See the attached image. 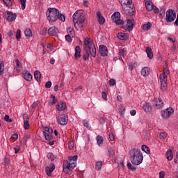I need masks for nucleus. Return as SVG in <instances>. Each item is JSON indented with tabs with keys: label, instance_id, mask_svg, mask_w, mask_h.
Wrapping results in <instances>:
<instances>
[{
	"label": "nucleus",
	"instance_id": "obj_1",
	"mask_svg": "<svg viewBox=\"0 0 178 178\" xmlns=\"http://www.w3.org/2000/svg\"><path fill=\"white\" fill-rule=\"evenodd\" d=\"M129 159L133 165L138 166V165L143 163L144 156L140 149L134 147L130 150Z\"/></svg>",
	"mask_w": 178,
	"mask_h": 178
},
{
	"label": "nucleus",
	"instance_id": "obj_2",
	"mask_svg": "<svg viewBox=\"0 0 178 178\" xmlns=\"http://www.w3.org/2000/svg\"><path fill=\"white\" fill-rule=\"evenodd\" d=\"M83 48L86 51H89L90 55L93 58L97 56V48L94 42L90 38H86L84 40Z\"/></svg>",
	"mask_w": 178,
	"mask_h": 178
},
{
	"label": "nucleus",
	"instance_id": "obj_3",
	"mask_svg": "<svg viewBox=\"0 0 178 178\" xmlns=\"http://www.w3.org/2000/svg\"><path fill=\"white\" fill-rule=\"evenodd\" d=\"M169 74H170V71L167 67H165L163 73L159 76L161 90H162V91H166V88H168V76Z\"/></svg>",
	"mask_w": 178,
	"mask_h": 178
},
{
	"label": "nucleus",
	"instance_id": "obj_4",
	"mask_svg": "<svg viewBox=\"0 0 178 178\" xmlns=\"http://www.w3.org/2000/svg\"><path fill=\"white\" fill-rule=\"evenodd\" d=\"M46 16L49 23H54L58 20V16H59V10L55 8H48L46 13Z\"/></svg>",
	"mask_w": 178,
	"mask_h": 178
},
{
	"label": "nucleus",
	"instance_id": "obj_5",
	"mask_svg": "<svg viewBox=\"0 0 178 178\" xmlns=\"http://www.w3.org/2000/svg\"><path fill=\"white\" fill-rule=\"evenodd\" d=\"M120 3L122 8V10L125 15H127L130 12V9H133V1L132 0H119ZM129 8V9H127Z\"/></svg>",
	"mask_w": 178,
	"mask_h": 178
},
{
	"label": "nucleus",
	"instance_id": "obj_6",
	"mask_svg": "<svg viewBox=\"0 0 178 178\" xmlns=\"http://www.w3.org/2000/svg\"><path fill=\"white\" fill-rule=\"evenodd\" d=\"M84 11L79 10L74 13L72 16L73 23H84L86 19H84Z\"/></svg>",
	"mask_w": 178,
	"mask_h": 178
},
{
	"label": "nucleus",
	"instance_id": "obj_7",
	"mask_svg": "<svg viewBox=\"0 0 178 178\" xmlns=\"http://www.w3.org/2000/svg\"><path fill=\"white\" fill-rule=\"evenodd\" d=\"M176 19V12L172 9H169L166 12L165 22L167 23H171V22H175Z\"/></svg>",
	"mask_w": 178,
	"mask_h": 178
},
{
	"label": "nucleus",
	"instance_id": "obj_8",
	"mask_svg": "<svg viewBox=\"0 0 178 178\" xmlns=\"http://www.w3.org/2000/svg\"><path fill=\"white\" fill-rule=\"evenodd\" d=\"M175 113V110L172 107L161 111V117L163 119H169L170 115Z\"/></svg>",
	"mask_w": 178,
	"mask_h": 178
},
{
	"label": "nucleus",
	"instance_id": "obj_9",
	"mask_svg": "<svg viewBox=\"0 0 178 178\" xmlns=\"http://www.w3.org/2000/svg\"><path fill=\"white\" fill-rule=\"evenodd\" d=\"M68 118L66 114H61L57 117V122L61 126H65L67 124Z\"/></svg>",
	"mask_w": 178,
	"mask_h": 178
},
{
	"label": "nucleus",
	"instance_id": "obj_10",
	"mask_svg": "<svg viewBox=\"0 0 178 178\" xmlns=\"http://www.w3.org/2000/svg\"><path fill=\"white\" fill-rule=\"evenodd\" d=\"M154 109H161L163 108V101L161 98H156L152 102Z\"/></svg>",
	"mask_w": 178,
	"mask_h": 178
},
{
	"label": "nucleus",
	"instance_id": "obj_11",
	"mask_svg": "<svg viewBox=\"0 0 178 178\" xmlns=\"http://www.w3.org/2000/svg\"><path fill=\"white\" fill-rule=\"evenodd\" d=\"M113 22L116 24H123V20L120 19V13L116 12L111 16Z\"/></svg>",
	"mask_w": 178,
	"mask_h": 178
},
{
	"label": "nucleus",
	"instance_id": "obj_12",
	"mask_svg": "<svg viewBox=\"0 0 178 178\" xmlns=\"http://www.w3.org/2000/svg\"><path fill=\"white\" fill-rule=\"evenodd\" d=\"M77 158L78 156L76 155L70 157L68 165L71 167V169H74L77 166Z\"/></svg>",
	"mask_w": 178,
	"mask_h": 178
},
{
	"label": "nucleus",
	"instance_id": "obj_13",
	"mask_svg": "<svg viewBox=\"0 0 178 178\" xmlns=\"http://www.w3.org/2000/svg\"><path fill=\"white\" fill-rule=\"evenodd\" d=\"M63 172L67 175H72V173H73L72 167L69 165L68 161H65L63 163Z\"/></svg>",
	"mask_w": 178,
	"mask_h": 178
},
{
	"label": "nucleus",
	"instance_id": "obj_14",
	"mask_svg": "<svg viewBox=\"0 0 178 178\" xmlns=\"http://www.w3.org/2000/svg\"><path fill=\"white\" fill-rule=\"evenodd\" d=\"M6 19L8 20V22H13V20L16 19V14H14L13 13L10 11H7L4 15Z\"/></svg>",
	"mask_w": 178,
	"mask_h": 178
},
{
	"label": "nucleus",
	"instance_id": "obj_15",
	"mask_svg": "<svg viewBox=\"0 0 178 178\" xmlns=\"http://www.w3.org/2000/svg\"><path fill=\"white\" fill-rule=\"evenodd\" d=\"M99 51L100 55H102V56H108V48L105 45H100L99 47Z\"/></svg>",
	"mask_w": 178,
	"mask_h": 178
},
{
	"label": "nucleus",
	"instance_id": "obj_16",
	"mask_svg": "<svg viewBox=\"0 0 178 178\" xmlns=\"http://www.w3.org/2000/svg\"><path fill=\"white\" fill-rule=\"evenodd\" d=\"M48 34L49 35H58L59 29L56 26H52L48 29Z\"/></svg>",
	"mask_w": 178,
	"mask_h": 178
},
{
	"label": "nucleus",
	"instance_id": "obj_17",
	"mask_svg": "<svg viewBox=\"0 0 178 178\" xmlns=\"http://www.w3.org/2000/svg\"><path fill=\"white\" fill-rule=\"evenodd\" d=\"M97 21L99 24L102 26L105 23V17L102 16V13H101V11H97Z\"/></svg>",
	"mask_w": 178,
	"mask_h": 178
},
{
	"label": "nucleus",
	"instance_id": "obj_18",
	"mask_svg": "<svg viewBox=\"0 0 178 178\" xmlns=\"http://www.w3.org/2000/svg\"><path fill=\"white\" fill-rule=\"evenodd\" d=\"M145 3L146 6L147 10L151 12V10H154V4L151 2V0H145Z\"/></svg>",
	"mask_w": 178,
	"mask_h": 178
},
{
	"label": "nucleus",
	"instance_id": "obj_19",
	"mask_svg": "<svg viewBox=\"0 0 178 178\" xmlns=\"http://www.w3.org/2000/svg\"><path fill=\"white\" fill-rule=\"evenodd\" d=\"M143 111H145L146 113H149L151 111H152V106H151V104L149 103H145L143 105Z\"/></svg>",
	"mask_w": 178,
	"mask_h": 178
},
{
	"label": "nucleus",
	"instance_id": "obj_20",
	"mask_svg": "<svg viewBox=\"0 0 178 178\" xmlns=\"http://www.w3.org/2000/svg\"><path fill=\"white\" fill-rule=\"evenodd\" d=\"M55 170V164H51L50 167H46L45 168V171L46 173L48 176H51L52 172Z\"/></svg>",
	"mask_w": 178,
	"mask_h": 178
},
{
	"label": "nucleus",
	"instance_id": "obj_21",
	"mask_svg": "<svg viewBox=\"0 0 178 178\" xmlns=\"http://www.w3.org/2000/svg\"><path fill=\"white\" fill-rule=\"evenodd\" d=\"M81 49L79 46H76L75 47V54H74L75 59H80V58H81Z\"/></svg>",
	"mask_w": 178,
	"mask_h": 178
},
{
	"label": "nucleus",
	"instance_id": "obj_22",
	"mask_svg": "<svg viewBox=\"0 0 178 178\" xmlns=\"http://www.w3.org/2000/svg\"><path fill=\"white\" fill-rule=\"evenodd\" d=\"M23 76L26 81H31V80H33V75L29 71L25 72L23 74Z\"/></svg>",
	"mask_w": 178,
	"mask_h": 178
},
{
	"label": "nucleus",
	"instance_id": "obj_23",
	"mask_svg": "<svg viewBox=\"0 0 178 178\" xmlns=\"http://www.w3.org/2000/svg\"><path fill=\"white\" fill-rule=\"evenodd\" d=\"M145 52L149 59H152V58H154V53H152V49H151V47H147L145 48Z\"/></svg>",
	"mask_w": 178,
	"mask_h": 178
},
{
	"label": "nucleus",
	"instance_id": "obj_24",
	"mask_svg": "<svg viewBox=\"0 0 178 178\" xmlns=\"http://www.w3.org/2000/svg\"><path fill=\"white\" fill-rule=\"evenodd\" d=\"M141 75L144 77L149 75V68L148 67H144L140 71Z\"/></svg>",
	"mask_w": 178,
	"mask_h": 178
},
{
	"label": "nucleus",
	"instance_id": "obj_25",
	"mask_svg": "<svg viewBox=\"0 0 178 178\" xmlns=\"http://www.w3.org/2000/svg\"><path fill=\"white\" fill-rule=\"evenodd\" d=\"M58 111H65L66 109V103L65 102H60L57 105Z\"/></svg>",
	"mask_w": 178,
	"mask_h": 178
},
{
	"label": "nucleus",
	"instance_id": "obj_26",
	"mask_svg": "<svg viewBox=\"0 0 178 178\" xmlns=\"http://www.w3.org/2000/svg\"><path fill=\"white\" fill-rule=\"evenodd\" d=\"M56 102H58V99H56V97H55V95H51L49 100V105H50V106L52 105H55Z\"/></svg>",
	"mask_w": 178,
	"mask_h": 178
},
{
	"label": "nucleus",
	"instance_id": "obj_27",
	"mask_svg": "<svg viewBox=\"0 0 178 178\" xmlns=\"http://www.w3.org/2000/svg\"><path fill=\"white\" fill-rule=\"evenodd\" d=\"M74 24L75 29L78 31H83V27H84V23L78 22V23H74Z\"/></svg>",
	"mask_w": 178,
	"mask_h": 178
},
{
	"label": "nucleus",
	"instance_id": "obj_28",
	"mask_svg": "<svg viewBox=\"0 0 178 178\" xmlns=\"http://www.w3.org/2000/svg\"><path fill=\"white\" fill-rule=\"evenodd\" d=\"M107 150H108V155L109 158H112V157L115 156V154H116V151L115 149H113V148L108 147Z\"/></svg>",
	"mask_w": 178,
	"mask_h": 178
},
{
	"label": "nucleus",
	"instance_id": "obj_29",
	"mask_svg": "<svg viewBox=\"0 0 178 178\" xmlns=\"http://www.w3.org/2000/svg\"><path fill=\"white\" fill-rule=\"evenodd\" d=\"M15 63H16V70H17V72H19L22 69V63H20V61H19V59H16Z\"/></svg>",
	"mask_w": 178,
	"mask_h": 178
},
{
	"label": "nucleus",
	"instance_id": "obj_30",
	"mask_svg": "<svg viewBox=\"0 0 178 178\" xmlns=\"http://www.w3.org/2000/svg\"><path fill=\"white\" fill-rule=\"evenodd\" d=\"M43 135L45 138V140L47 141H51V140H52V134H48V132H45V131H44Z\"/></svg>",
	"mask_w": 178,
	"mask_h": 178
},
{
	"label": "nucleus",
	"instance_id": "obj_31",
	"mask_svg": "<svg viewBox=\"0 0 178 178\" xmlns=\"http://www.w3.org/2000/svg\"><path fill=\"white\" fill-rule=\"evenodd\" d=\"M166 158L168 161H172L173 159V153L172 150H168L166 152Z\"/></svg>",
	"mask_w": 178,
	"mask_h": 178
},
{
	"label": "nucleus",
	"instance_id": "obj_32",
	"mask_svg": "<svg viewBox=\"0 0 178 178\" xmlns=\"http://www.w3.org/2000/svg\"><path fill=\"white\" fill-rule=\"evenodd\" d=\"M24 34L27 38H30V37H33V32H31V29H26L24 31Z\"/></svg>",
	"mask_w": 178,
	"mask_h": 178
},
{
	"label": "nucleus",
	"instance_id": "obj_33",
	"mask_svg": "<svg viewBox=\"0 0 178 178\" xmlns=\"http://www.w3.org/2000/svg\"><path fill=\"white\" fill-rule=\"evenodd\" d=\"M34 77L36 81H41V72H40L39 71H35Z\"/></svg>",
	"mask_w": 178,
	"mask_h": 178
},
{
	"label": "nucleus",
	"instance_id": "obj_34",
	"mask_svg": "<svg viewBox=\"0 0 178 178\" xmlns=\"http://www.w3.org/2000/svg\"><path fill=\"white\" fill-rule=\"evenodd\" d=\"M152 26V24L148 22L147 24L143 25V30H144V31H148V30H149Z\"/></svg>",
	"mask_w": 178,
	"mask_h": 178
},
{
	"label": "nucleus",
	"instance_id": "obj_35",
	"mask_svg": "<svg viewBox=\"0 0 178 178\" xmlns=\"http://www.w3.org/2000/svg\"><path fill=\"white\" fill-rule=\"evenodd\" d=\"M103 163L102 161H97L95 163V169L96 170H101V168H102Z\"/></svg>",
	"mask_w": 178,
	"mask_h": 178
},
{
	"label": "nucleus",
	"instance_id": "obj_36",
	"mask_svg": "<svg viewBox=\"0 0 178 178\" xmlns=\"http://www.w3.org/2000/svg\"><path fill=\"white\" fill-rule=\"evenodd\" d=\"M118 38L119 40H126V33H118Z\"/></svg>",
	"mask_w": 178,
	"mask_h": 178
},
{
	"label": "nucleus",
	"instance_id": "obj_37",
	"mask_svg": "<svg viewBox=\"0 0 178 178\" xmlns=\"http://www.w3.org/2000/svg\"><path fill=\"white\" fill-rule=\"evenodd\" d=\"M141 149H142V151H144V152H145V154H149V152H150L149 147H148L145 145H142Z\"/></svg>",
	"mask_w": 178,
	"mask_h": 178
},
{
	"label": "nucleus",
	"instance_id": "obj_38",
	"mask_svg": "<svg viewBox=\"0 0 178 178\" xmlns=\"http://www.w3.org/2000/svg\"><path fill=\"white\" fill-rule=\"evenodd\" d=\"M127 26L131 27V29L133 30V28L134 27V21H133L132 19H127Z\"/></svg>",
	"mask_w": 178,
	"mask_h": 178
},
{
	"label": "nucleus",
	"instance_id": "obj_39",
	"mask_svg": "<svg viewBox=\"0 0 178 178\" xmlns=\"http://www.w3.org/2000/svg\"><path fill=\"white\" fill-rule=\"evenodd\" d=\"M5 70V65L3 62L0 63V76H2L3 71Z\"/></svg>",
	"mask_w": 178,
	"mask_h": 178
},
{
	"label": "nucleus",
	"instance_id": "obj_40",
	"mask_svg": "<svg viewBox=\"0 0 178 178\" xmlns=\"http://www.w3.org/2000/svg\"><path fill=\"white\" fill-rule=\"evenodd\" d=\"M67 145H68L69 149H73V148L74 147V142H73L72 140H69Z\"/></svg>",
	"mask_w": 178,
	"mask_h": 178
},
{
	"label": "nucleus",
	"instance_id": "obj_41",
	"mask_svg": "<svg viewBox=\"0 0 178 178\" xmlns=\"http://www.w3.org/2000/svg\"><path fill=\"white\" fill-rule=\"evenodd\" d=\"M47 158L48 159H50V161H55V159H56V157H55L52 153H48Z\"/></svg>",
	"mask_w": 178,
	"mask_h": 178
},
{
	"label": "nucleus",
	"instance_id": "obj_42",
	"mask_svg": "<svg viewBox=\"0 0 178 178\" xmlns=\"http://www.w3.org/2000/svg\"><path fill=\"white\" fill-rule=\"evenodd\" d=\"M44 130L45 132H47L48 134H52L54 133V129L52 128H48L47 127L44 128Z\"/></svg>",
	"mask_w": 178,
	"mask_h": 178
},
{
	"label": "nucleus",
	"instance_id": "obj_43",
	"mask_svg": "<svg viewBox=\"0 0 178 178\" xmlns=\"http://www.w3.org/2000/svg\"><path fill=\"white\" fill-rule=\"evenodd\" d=\"M3 1L4 2L5 5L8 8H10V6H12V1H10V0H3Z\"/></svg>",
	"mask_w": 178,
	"mask_h": 178
},
{
	"label": "nucleus",
	"instance_id": "obj_44",
	"mask_svg": "<svg viewBox=\"0 0 178 178\" xmlns=\"http://www.w3.org/2000/svg\"><path fill=\"white\" fill-rule=\"evenodd\" d=\"M89 51H86V52L83 54V60H88L90 58V54L88 53Z\"/></svg>",
	"mask_w": 178,
	"mask_h": 178
},
{
	"label": "nucleus",
	"instance_id": "obj_45",
	"mask_svg": "<svg viewBox=\"0 0 178 178\" xmlns=\"http://www.w3.org/2000/svg\"><path fill=\"white\" fill-rule=\"evenodd\" d=\"M97 144L99 145H101V144H102V143H104V138H102V136H98L97 138Z\"/></svg>",
	"mask_w": 178,
	"mask_h": 178
},
{
	"label": "nucleus",
	"instance_id": "obj_46",
	"mask_svg": "<svg viewBox=\"0 0 178 178\" xmlns=\"http://www.w3.org/2000/svg\"><path fill=\"white\" fill-rule=\"evenodd\" d=\"M58 20H60L61 22H65L66 20L65 15L60 14L58 11Z\"/></svg>",
	"mask_w": 178,
	"mask_h": 178
},
{
	"label": "nucleus",
	"instance_id": "obj_47",
	"mask_svg": "<svg viewBox=\"0 0 178 178\" xmlns=\"http://www.w3.org/2000/svg\"><path fill=\"white\" fill-rule=\"evenodd\" d=\"M21 38H22V31H20V29H17L16 33V38L17 40H20Z\"/></svg>",
	"mask_w": 178,
	"mask_h": 178
},
{
	"label": "nucleus",
	"instance_id": "obj_48",
	"mask_svg": "<svg viewBox=\"0 0 178 178\" xmlns=\"http://www.w3.org/2000/svg\"><path fill=\"white\" fill-rule=\"evenodd\" d=\"M21 8L22 10L26 9V0H20Z\"/></svg>",
	"mask_w": 178,
	"mask_h": 178
},
{
	"label": "nucleus",
	"instance_id": "obj_49",
	"mask_svg": "<svg viewBox=\"0 0 178 178\" xmlns=\"http://www.w3.org/2000/svg\"><path fill=\"white\" fill-rule=\"evenodd\" d=\"M38 106H40V102L38 101L33 103L31 106V108H32L33 109H35V108H37Z\"/></svg>",
	"mask_w": 178,
	"mask_h": 178
},
{
	"label": "nucleus",
	"instance_id": "obj_50",
	"mask_svg": "<svg viewBox=\"0 0 178 178\" xmlns=\"http://www.w3.org/2000/svg\"><path fill=\"white\" fill-rule=\"evenodd\" d=\"M24 127L25 130H29L30 129V124L29 121H24Z\"/></svg>",
	"mask_w": 178,
	"mask_h": 178
},
{
	"label": "nucleus",
	"instance_id": "obj_51",
	"mask_svg": "<svg viewBox=\"0 0 178 178\" xmlns=\"http://www.w3.org/2000/svg\"><path fill=\"white\" fill-rule=\"evenodd\" d=\"M159 17H160V19H163V17H165V9L162 8L160 10Z\"/></svg>",
	"mask_w": 178,
	"mask_h": 178
},
{
	"label": "nucleus",
	"instance_id": "obj_52",
	"mask_svg": "<svg viewBox=\"0 0 178 178\" xmlns=\"http://www.w3.org/2000/svg\"><path fill=\"white\" fill-rule=\"evenodd\" d=\"M122 29L126 31H131V30H133L131 26H129L127 24L122 26Z\"/></svg>",
	"mask_w": 178,
	"mask_h": 178
},
{
	"label": "nucleus",
	"instance_id": "obj_53",
	"mask_svg": "<svg viewBox=\"0 0 178 178\" xmlns=\"http://www.w3.org/2000/svg\"><path fill=\"white\" fill-rule=\"evenodd\" d=\"M67 33L68 35H72V37H73V35H72V34H73V28H72V27L68 28L67 29Z\"/></svg>",
	"mask_w": 178,
	"mask_h": 178
},
{
	"label": "nucleus",
	"instance_id": "obj_54",
	"mask_svg": "<svg viewBox=\"0 0 178 178\" xmlns=\"http://www.w3.org/2000/svg\"><path fill=\"white\" fill-rule=\"evenodd\" d=\"M22 118H23L24 122H29V115H28V114L24 113V114L23 115Z\"/></svg>",
	"mask_w": 178,
	"mask_h": 178
},
{
	"label": "nucleus",
	"instance_id": "obj_55",
	"mask_svg": "<svg viewBox=\"0 0 178 178\" xmlns=\"http://www.w3.org/2000/svg\"><path fill=\"white\" fill-rule=\"evenodd\" d=\"M127 166L128 169H131V170H136V167L133 166V165H131V163H128L127 164Z\"/></svg>",
	"mask_w": 178,
	"mask_h": 178
},
{
	"label": "nucleus",
	"instance_id": "obj_56",
	"mask_svg": "<svg viewBox=\"0 0 178 178\" xmlns=\"http://www.w3.org/2000/svg\"><path fill=\"white\" fill-rule=\"evenodd\" d=\"M119 54H120V56H121V59L124 58V49H120Z\"/></svg>",
	"mask_w": 178,
	"mask_h": 178
},
{
	"label": "nucleus",
	"instance_id": "obj_57",
	"mask_svg": "<svg viewBox=\"0 0 178 178\" xmlns=\"http://www.w3.org/2000/svg\"><path fill=\"white\" fill-rule=\"evenodd\" d=\"M83 123L85 127H86L87 129H90V123L88 122V121L84 120L83 121Z\"/></svg>",
	"mask_w": 178,
	"mask_h": 178
},
{
	"label": "nucleus",
	"instance_id": "obj_58",
	"mask_svg": "<svg viewBox=\"0 0 178 178\" xmlns=\"http://www.w3.org/2000/svg\"><path fill=\"white\" fill-rule=\"evenodd\" d=\"M166 137H167V135H166V134L165 132H161L160 134V138H161V140H165V138H166Z\"/></svg>",
	"mask_w": 178,
	"mask_h": 178
},
{
	"label": "nucleus",
	"instance_id": "obj_59",
	"mask_svg": "<svg viewBox=\"0 0 178 178\" xmlns=\"http://www.w3.org/2000/svg\"><path fill=\"white\" fill-rule=\"evenodd\" d=\"M109 85L112 86H116V81L115 79H110Z\"/></svg>",
	"mask_w": 178,
	"mask_h": 178
},
{
	"label": "nucleus",
	"instance_id": "obj_60",
	"mask_svg": "<svg viewBox=\"0 0 178 178\" xmlns=\"http://www.w3.org/2000/svg\"><path fill=\"white\" fill-rule=\"evenodd\" d=\"M4 120H6V122H8L9 123H12V119H10L8 115H5Z\"/></svg>",
	"mask_w": 178,
	"mask_h": 178
},
{
	"label": "nucleus",
	"instance_id": "obj_61",
	"mask_svg": "<svg viewBox=\"0 0 178 178\" xmlns=\"http://www.w3.org/2000/svg\"><path fill=\"white\" fill-rule=\"evenodd\" d=\"M72 35H65V40L67 42H72Z\"/></svg>",
	"mask_w": 178,
	"mask_h": 178
},
{
	"label": "nucleus",
	"instance_id": "obj_62",
	"mask_svg": "<svg viewBox=\"0 0 178 178\" xmlns=\"http://www.w3.org/2000/svg\"><path fill=\"white\" fill-rule=\"evenodd\" d=\"M51 86H52V83H51V81H47L45 84L46 88H51Z\"/></svg>",
	"mask_w": 178,
	"mask_h": 178
},
{
	"label": "nucleus",
	"instance_id": "obj_63",
	"mask_svg": "<svg viewBox=\"0 0 178 178\" xmlns=\"http://www.w3.org/2000/svg\"><path fill=\"white\" fill-rule=\"evenodd\" d=\"M102 98H103V99L104 100V101H106V98H107V95H106V92H102Z\"/></svg>",
	"mask_w": 178,
	"mask_h": 178
},
{
	"label": "nucleus",
	"instance_id": "obj_64",
	"mask_svg": "<svg viewBox=\"0 0 178 178\" xmlns=\"http://www.w3.org/2000/svg\"><path fill=\"white\" fill-rule=\"evenodd\" d=\"M165 177V172L161 171L159 172V178H164Z\"/></svg>",
	"mask_w": 178,
	"mask_h": 178
}]
</instances>
